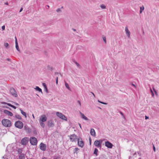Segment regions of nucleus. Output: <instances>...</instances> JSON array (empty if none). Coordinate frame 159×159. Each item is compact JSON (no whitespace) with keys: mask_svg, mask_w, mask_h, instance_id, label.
I'll use <instances>...</instances> for the list:
<instances>
[{"mask_svg":"<svg viewBox=\"0 0 159 159\" xmlns=\"http://www.w3.org/2000/svg\"><path fill=\"white\" fill-rule=\"evenodd\" d=\"M2 123L3 125L7 127L11 126V121L6 119H3L2 121Z\"/></svg>","mask_w":159,"mask_h":159,"instance_id":"obj_1","label":"nucleus"},{"mask_svg":"<svg viewBox=\"0 0 159 159\" xmlns=\"http://www.w3.org/2000/svg\"><path fill=\"white\" fill-rule=\"evenodd\" d=\"M106 140L105 139L96 140L94 143V145L98 148H101L102 147V143L103 141Z\"/></svg>","mask_w":159,"mask_h":159,"instance_id":"obj_2","label":"nucleus"},{"mask_svg":"<svg viewBox=\"0 0 159 159\" xmlns=\"http://www.w3.org/2000/svg\"><path fill=\"white\" fill-rule=\"evenodd\" d=\"M56 115L60 118L66 121L67 120V118L62 113L59 112H57L56 113Z\"/></svg>","mask_w":159,"mask_h":159,"instance_id":"obj_3","label":"nucleus"},{"mask_svg":"<svg viewBox=\"0 0 159 159\" xmlns=\"http://www.w3.org/2000/svg\"><path fill=\"white\" fill-rule=\"evenodd\" d=\"M15 125L16 127L21 129H22L23 126V124L22 122L20 121H18L15 123Z\"/></svg>","mask_w":159,"mask_h":159,"instance_id":"obj_4","label":"nucleus"},{"mask_svg":"<svg viewBox=\"0 0 159 159\" xmlns=\"http://www.w3.org/2000/svg\"><path fill=\"white\" fill-rule=\"evenodd\" d=\"M30 142L31 145H35L37 144V141L36 138L34 137H32L30 139Z\"/></svg>","mask_w":159,"mask_h":159,"instance_id":"obj_5","label":"nucleus"},{"mask_svg":"<svg viewBox=\"0 0 159 159\" xmlns=\"http://www.w3.org/2000/svg\"><path fill=\"white\" fill-rule=\"evenodd\" d=\"M69 137L70 140L72 142H75L76 140H77L78 139L77 136L75 134L70 135Z\"/></svg>","mask_w":159,"mask_h":159,"instance_id":"obj_6","label":"nucleus"},{"mask_svg":"<svg viewBox=\"0 0 159 159\" xmlns=\"http://www.w3.org/2000/svg\"><path fill=\"white\" fill-rule=\"evenodd\" d=\"M79 113L80 115V117L81 119L86 121H88L90 120L87 117L85 116V115L81 112L80 111Z\"/></svg>","mask_w":159,"mask_h":159,"instance_id":"obj_7","label":"nucleus"},{"mask_svg":"<svg viewBox=\"0 0 159 159\" xmlns=\"http://www.w3.org/2000/svg\"><path fill=\"white\" fill-rule=\"evenodd\" d=\"M29 140V138L25 137L22 139L21 141V144L23 145H26L28 143Z\"/></svg>","mask_w":159,"mask_h":159,"instance_id":"obj_8","label":"nucleus"},{"mask_svg":"<svg viewBox=\"0 0 159 159\" xmlns=\"http://www.w3.org/2000/svg\"><path fill=\"white\" fill-rule=\"evenodd\" d=\"M10 92L11 94L14 96L15 97H17V96L16 92L14 88H10Z\"/></svg>","mask_w":159,"mask_h":159,"instance_id":"obj_9","label":"nucleus"},{"mask_svg":"<svg viewBox=\"0 0 159 159\" xmlns=\"http://www.w3.org/2000/svg\"><path fill=\"white\" fill-rule=\"evenodd\" d=\"M105 146L108 148H111L113 145L109 141H107L105 142Z\"/></svg>","mask_w":159,"mask_h":159,"instance_id":"obj_10","label":"nucleus"},{"mask_svg":"<svg viewBox=\"0 0 159 159\" xmlns=\"http://www.w3.org/2000/svg\"><path fill=\"white\" fill-rule=\"evenodd\" d=\"M47 118L46 116L45 115H43L41 116L39 119V121L45 122L47 121Z\"/></svg>","mask_w":159,"mask_h":159,"instance_id":"obj_11","label":"nucleus"},{"mask_svg":"<svg viewBox=\"0 0 159 159\" xmlns=\"http://www.w3.org/2000/svg\"><path fill=\"white\" fill-rule=\"evenodd\" d=\"M78 143L79 146L81 148H83L84 146V142L81 139H77Z\"/></svg>","mask_w":159,"mask_h":159,"instance_id":"obj_12","label":"nucleus"},{"mask_svg":"<svg viewBox=\"0 0 159 159\" xmlns=\"http://www.w3.org/2000/svg\"><path fill=\"white\" fill-rule=\"evenodd\" d=\"M40 148L41 150L45 151L46 149V145L43 143H41L40 144Z\"/></svg>","mask_w":159,"mask_h":159,"instance_id":"obj_13","label":"nucleus"},{"mask_svg":"<svg viewBox=\"0 0 159 159\" xmlns=\"http://www.w3.org/2000/svg\"><path fill=\"white\" fill-rule=\"evenodd\" d=\"M125 31L127 36L129 38L130 37V32L129 31L127 27H126L125 28Z\"/></svg>","mask_w":159,"mask_h":159,"instance_id":"obj_14","label":"nucleus"},{"mask_svg":"<svg viewBox=\"0 0 159 159\" xmlns=\"http://www.w3.org/2000/svg\"><path fill=\"white\" fill-rule=\"evenodd\" d=\"M4 113L10 116H11L13 115V114L12 112L6 110H5L4 111Z\"/></svg>","mask_w":159,"mask_h":159,"instance_id":"obj_15","label":"nucleus"},{"mask_svg":"<svg viewBox=\"0 0 159 159\" xmlns=\"http://www.w3.org/2000/svg\"><path fill=\"white\" fill-rule=\"evenodd\" d=\"M48 125L49 127H53L54 125L53 121L52 120H50L48 121Z\"/></svg>","mask_w":159,"mask_h":159,"instance_id":"obj_16","label":"nucleus"},{"mask_svg":"<svg viewBox=\"0 0 159 159\" xmlns=\"http://www.w3.org/2000/svg\"><path fill=\"white\" fill-rule=\"evenodd\" d=\"M90 134L91 135L95 136H96V133L95 130L93 129H90Z\"/></svg>","mask_w":159,"mask_h":159,"instance_id":"obj_17","label":"nucleus"},{"mask_svg":"<svg viewBox=\"0 0 159 159\" xmlns=\"http://www.w3.org/2000/svg\"><path fill=\"white\" fill-rule=\"evenodd\" d=\"M42 85L44 87V90L46 92V93H48V92L46 84L45 83H43L42 84Z\"/></svg>","mask_w":159,"mask_h":159,"instance_id":"obj_18","label":"nucleus"},{"mask_svg":"<svg viewBox=\"0 0 159 159\" xmlns=\"http://www.w3.org/2000/svg\"><path fill=\"white\" fill-rule=\"evenodd\" d=\"M34 89L38 91L39 92H41L42 93H43L41 89L39 88L38 86H36V87Z\"/></svg>","mask_w":159,"mask_h":159,"instance_id":"obj_19","label":"nucleus"},{"mask_svg":"<svg viewBox=\"0 0 159 159\" xmlns=\"http://www.w3.org/2000/svg\"><path fill=\"white\" fill-rule=\"evenodd\" d=\"M20 159H25V155L23 154H21L19 156Z\"/></svg>","mask_w":159,"mask_h":159,"instance_id":"obj_20","label":"nucleus"},{"mask_svg":"<svg viewBox=\"0 0 159 159\" xmlns=\"http://www.w3.org/2000/svg\"><path fill=\"white\" fill-rule=\"evenodd\" d=\"M20 111L22 114L24 116L25 118H26L27 117V116L26 113L25 112H24L22 109H20Z\"/></svg>","mask_w":159,"mask_h":159,"instance_id":"obj_21","label":"nucleus"},{"mask_svg":"<svg viewBox=\"0 0 159 159\" xmlns=\"http://www.w3.org/2000/svg\"><path fill=\"white\" fill-rule=\"evenodd\" d=\"M24 128L25 130L27 132H29L30 131V129L27 127L26 125H25Z\"/></svg>","mask_w":159,"mask_h":159,"instance_id":"obj_22","label":"nucleus"},{"mask_svg":"<svg viewBox=\"0 0 159 159\" xmlns=\"http://www.w3.org/2000/svg\"><path fill=\"white\" fill-rule=\"evenodd\" d=\"M47 69L48 70H53V68L52 67L49 65H48L47 67Z\"/></svg>","mask_w":159,"mask_h":159,"instance_id":"obj_23","label":"nucleus"},{"mask_svg":"<svg viewBox=\"0 0 159 159\" xmlns=\"http://www.w3.org/2000/svg\"><path fill=\"white\" fill-rule=\"evenodd\" d=\"M98 150L97 148H95L94 150V151L93 152L94 154L96 155V156L98 155Z\"/></svg>","mask_w":159,"mask_h":159,"instance_id":"obj_24","label":"nucleus"},{"mask_svg":"<svg viewBox=\"0 0 159 159\" xmlns=\"http://www.w3.org/2000/svg\"><path fill=\"white\" fill-rule=\"evenodd\" d=\"M16 44V50L19 52L20 51V50L19 48V46L18 45V43H15Z\"/></svg>","mask_w":159,"mask_h":159,"instance_id":"obj_25","label":"nucleus"},{"mask_svg":"<svg viewBox=\"0 0 159 159\" xmlns=\"http://www.w3.org/2000/svg\"><path fill=\"white\" fill-rule=\"evenodd\" d=\"M43 122H44L39 121L40 125L43 128H44L45 127V125Z\"/></svg>","mask_w":159,"mask_h":159,"instance_id":"obj_26","label":"nucleus"},{"mask_svg":"<svg viewBox=\"0 0 159 159\" xmlns=\"http://www.w3.org/2000/svg\"><path fill=\"white\" fill-rule=\"evenodd\" d=\"M11 148V147L10 145H8L7 148L6 150V152H10V148Z\"/></svg>","mask_w":159,"mask_h":159,"instance_id":"obj_27","label":"nucleus"},{"mask_svg":"<svg viewBox=\"0 0 159 159\" xmlns=\"http://www.w3.org/2000/svg\"><path fill=\"white\" fill-rule=\"evenodd\" d=\"M65 85L67 88L69 90H70V88L68 84L66 82H65Z\"/></svg>","mask_w":159,"mask_h":159,"instance_id":"obj_28","label":"nucleus"},{"mask_svg":"<svg viewBox=\"0 0 159 159\" xmlns=\"http://www.w3.org/2000/svg\"><path fill=\"white\" fill-rule=\"evenodd\" d=\"M144 9V7L143 6L142 7H140V13H141L143 12Z\"/></svg>","mask_w":159,"mask_h":159,"instance_id":"obj_29","label":"nucleus"},{"mask_svg":"<svg viewBox=\"0 0 159 159\" xmlns=\"http://www.w3.org/2000/svg\"><path fill=\"white\" fill-rule=\"evenodd\" d=\"M100 7L102 9H105L106 8V6L103 4H102L100 5Z\"/></svg>","mask_w":159,"mask_h":159,"instance_id":"obj_30","label":"nucleus"},{"mask_svg":"<svg viewBox=\"0 0 159 159\" xmlns=\"http://www.w3.org/2000/svg\"><path fill=\"white\" fill-rule=\"evenodd\" d=\"M18 152V153H21L22 151V148H18L17 150Z\"/></svg>","mask_w":159,"mask_h":159,"instance_id":"obj_31","label":"nucleus"},{"mask_svg":"<svg viewBox=\"0 0 159 159\" xmlns=\"http://www.w3.org/2000/svg\"><path fill=\"white\" fill-rule=\"evenodd\" d=\"M102 38L103 40V41H104L105 43H107L106 37L105 36H102Z\"/></svg>","mask_w":159,"mask_h":159,"instance_id":"obj_32","label":"nucleus"},{"mask_svg":"<svg viewBox=\"0 0 159 159\" xmlns=\"http://www.w3.org/2000/svg\"><path fill=\"white\" fill-rule=\"evenodd\" d=\"M79 150V149L77 148H75L74 149V153H76V154H77L78 151Z\"/></svg>","mask_w":159,"mask_h":159,"instance_id":"obj_33","label":"nucleus"},{"mask_svg":"<svg viewBox=\"0 0 159 159\" xmlns=\"http://www.w3.org/2000/svg\"><path fill=\"white\" fill-rule=\"evenodd\" d=\"M56 11L58 13H60L61 12V8H58L57 9Z\"/></svg>","mask_w":159,"mask_h":159,"instance_id":"obj_34","label":"nucleus"},{"mask_svg":"<svg viewBox=\"0 0 159 159\" xmlns=\"http://www.w3.org/2000/svg\"><path fill=\"white\" fill-rule=\"evenodd\" d=\"M16 117L18 119H21V117L19 115H16Z\"/></svg>","mask_w":159,"mask_h":159,"instance_id":"obj_35","label":"nucleus"},{"mask_svg":"<svg viewBox=\"0 0 159 159\" xmlns=\"http://www.w3.org/2000/svg\"><path fill=\"white\" fill-rule=\"evenodd\" d=\"M4 45L6 48H7L9 46V44L8 43H4Z\"/></svg>","mask_w":159,"mask_h":159,"instance_id":"obj_36","label":"nucleus"},{"mask_svg":"<svg viewBox=\"0 0 159 159\" xmlns=\"http://www.w3.org/2000/svg\"><path fill=\"white\" fill-rule=\"evenodd\" d=\"M98 102L101 103H102V104H107L106 103H104V102H101L99 100H98Z\"/></svg>","mask_w":159,"mask_h":159,"instance_id":"obj_37","label":"nucleus"},{"mask_svg":"<svg viewBox=\"0 0 159 159\" xmlns=\"http://www.w3.org/2000/svg\"><path fill=\"white\" fill-rule=\"evenodd\" d=\"M77 102L78 103V104L80 106H81V103L80 101H79V100H78L77 101Z\"/></svg>","mask_w":159,"mask_h":159,"instance_id":"obj_38","label":"nucleus"},{"mask_svg":"<svg viewBox=\"0 0 159 159\" xmlns=\"http://www.w3.org/2000/svg\"><path fill=\"white\" fill-rule=\"evenodd\" d=\"M2 30H4L5 29V25H3L2 27Z\"/></svg>","mask_w":159,"mask_h":159,"instance_id":"obj_39","label":"nucleus"},{"mask_svg":"<svg viewBox=\"0 0 159 159\" xmlns=\"http://www.w3.org/2000/svg\"><path fill=\"white\" fill-rule=\"evenodd\" d=\"M75 63L76 64L78 67H79L80 66V65L79 64L77 63V62H75Z\"/></svg>","mask_w":159,"mask_h":159,"instance_id":"obj_40","label":"nucleus"},{"mask_svg":"<svg viewBox=\"0 0 159 159\" xmlns=\"http://www.w3.org/2000/svg\"><path fill=\"white\" fill-rule=\"evenodd\" d=\"M153 149L154 151L155 152L156 151V148L154 145H153Z\"/></svg>","mask_w":159,"mask_h":159,"instance_id":"obj_41","label":"nucleus"},{"mask_svg":"<svg viewBox=\"0 0 159 159\" xmlns=\"http://www.w3.org/2000/svg\"><path fill=\"white\" fill-rule=\"evenodd\" d=\"M60 159L59 157H56L54 158V159Z\"/></svg>","mask_w":159,"mask_h":159,"instance_id":"obj_42","label":"nucleus"},{"mask_svg":"<svg viewBox=\"0 0 159 159\" xmlns=\"http://www.w3.org/2000/svg\"><path fill=\"white\" fill-rule=\"evenodd\" d=\"M11 107H12V108H14V109H16V107L15 106H13V105H12V106Z\"/></svg>","mask_w":159,"mask_h":159,"instance_id":"obj_43","label":"nucleus"},{"mask_svg":"<svg viewBox=\"0 0 159 159\" xmlns=\"http://www.w3.org/2000/svg\"><path fill=\"white\" fill-rule=\"evenodd\" d=\"M2 158H6V159H8V158H7L6 156H4Z\"/></svg>","mask_w":159,"mask_h":159,"instance_id":"obj_44","label":"nucleus"},{"mask_svg":"<svg viewBox=\"0 0 159 159\" xmlns=\"http://www.w3.org/2000/svg\"><path fill=\"white\" fill-rule=\"evenodd\" d=\"M7 105L11 107L12 105L10 103H7Z\"/></svg>","mask_w":159,"mask_h":159,"instance_id":"obj_45","label":"nucleus"},{"mask_svg":"<svg viewBox=\"0 0 159 159\" xmlns=\"http://www.w3.org/2000/svg\"><path fill=\"white\" fill-rule=\"evenodd\" d=\"M15 43H18L17 41V39H16V37H15Z\"/></svg>","mask_w":159,"mask_h":159,"instance_id":"obj_46","label":"nucleus"},{"mask_svg":"<svg viewBox=\"0 0 159 159\" xmlns=\"http://www.w3.org/2000/svg\"><path fill=\"white\" fill-rule=\"evenodd\" d=\"M23 8H22V7H21V8H20V11H19V12H21V11H22L23 10Z\"/></svg>","mask_w":159,"mask_h":159,"instance_id":"obj_47","label":"nucleus"},{"mask_svg":"<svg viewBox=\"0 0 159 159\" xmlns=\"http://www.w3.org/2000/svg\"><path fill=\"white\" fill-rule=\"evenodd\" d=\"M151 92L152 93V96H153L154 95V93L153 92V91H152V90L151 89Z\"/></svg>","mask_w":159,"mask_h":159,"instance_id":"obj_48","label":"nucleus"},{"mask_svg":"<svg viewBox=\"0 0 159 159\" xmlns=\"http://www.w3.org/2000/svg\"><path fill=\"white\" fill-rule=\"evenodd\" d=\"M148 119V117L147 116H145V119L146 120H147V119Z\"/></svg>","mask_w":159,"mask_h":159,"instance_id":"obj_49","label":"nucleus"},{"mask_svg":"<svg viewBox=\"0 0 159 159\" xmlns=\"http://www.w3.org/2000/svg\"><path fill=\"white\" fill-rule=\"evenodd\" d=\"M79 125L80 127V128L82 129V127H81V125L80 124V123H79Z\"/></svg>","mask_w":159,"mask_h":159,"instance_id":"obj_50","label":"nucleus"},{"mask_svg":"<svg viewBox=\"0 0 159 159\" xmlns=\"http://www.w3.org/2000/svg\"><path fill=\"white\" fill-rule=\"evenodd\" d=\"M131 85L133 86L134 87H136V86L134 84L132 83L131 84Z\"/></svg>","mask_w":159,"mask_h":159,"instance_id":"obj_51","label":"nucleus"},{"mask_svg":"<svg viewBox=\"0 0 159 159\" xmlns=\"http://www.w3.org/2000/svg\"><path fill=\"white\" fill-rule=\"evenodd\" d=\"M91 93L93 94V96L94 98H95V95L94 94V93H93L92 92H91Z\"/></svg>","mask_w":159,"mask_h":159,"instance_id":"obj_52","label":"nucleus"},{"mask_svg":"<svg viewBox=\"0 0 159 159\" xmlns=\"http://www.w3.org/2000/svg\"><path fill=\"white\" fill-rule=\"evenodd\" d=\"M58 80H56V84L57 85L58 84Z\"/></svg>","mask_w":159,"mask_h":159,"instance_id":"obj_53","label":"nucleus"},{"mask_svg":"<svg viewBox=\"0 0 159 159\" xmlns=\"http://www.w3.org/2000/svg\"><path fill=\"white\" fill-rule=\"evenodd\" d=\"M56 80H58V77L57 76L56 77Z\"/></svg>","mask_w":159,"mask_h":159,"instance_id":"obj_54","label":"nucleus"},{"mask_svg":"<svg viewBox=\"0 0 159 159\" xmlns=\"http://www.w3.org/2000/svg\"><path fill=\"white\" fill-rule=\"evenodd\" d=\"M42 159H47V158L44 157L43 158H42Z\"/></svg>","mask_w":159,"mask_h":159,"instance_id":"obj_55","label":"nucleus"},{"mask_svg":"<svg viewBox=\"0 0 159 159\" xmlns=\"http://www.w3.org/2000/svg\"><path fill=\"white\" fill-rule=\"evenodd\" d=\"M55 74L56 75H58V74H59V73H58V72H55Z\"/></svg>","mask_w":159,"mask_h":159,"instance_id":"obj_56","label":"nucleus"},{"mask_svg":"<svg viewBox=\"0 0 159 159\" xmlns=\"http://www.w3.org/2000/svg\"><path fill=\"white\" fill-rule=\"evenodd\" d=\"M32 116L33 117V118L34 119V114L32 115Z\"/></svg>","mask_w":159,"mask_h":159,"instance_id":"obj_57","label":"nucleus"},{"mask_svg":"<svg viewBox=\"0 0 159 159\" xmlns=\"http://www.w3.org/2000/svg\"><path fill=\"white\" fill-rule=\"evenodd\" d=\"M7 61H10V59L9 58H7Z\"/></svg>","mask_w":159,"mask_h":159,"instance_id":"obj_58","label":"nucleus"},{"mask_svg":"<svg viewBox=\"0 0 159 159\" xmlns=\"http://www.w3.org/2000/svg\"><path fill=\"white\" fill-rule=\"evenodd\" d=\"M15 104L16 105H19V104L18 103H16Z\"/></svg>","mask_w":159,"mask_h":159,"instance_id":"obj_59","label":"nucleus"},{"mask_svg":"<svg viewBox=\"0 0 159 159\" xmlns=\"http://www.w3.org/2000/svg\"><path fill=\"white\" fill-rule=\"evenodd\" d=\"M154 91L155 93H157L156 91L154 89Z\"/></svg>","mask_w":159,"mask_h":159,"instance_id":"obj_60","label":"nucleus"},{"mask_svg":"<svg viewBox=\"0 0 159 159\" xmlns=\"http://www.w3.org/2000/svg\"><path fill=\"white\" fill-rule=\"evenodd\" d=\"M5 4H6V5H8V3L7 2L5 3Z\"/></svg>","mask_w":159,"mask_h":159,"instance_id":"obj_61","label":"nucleus"},{"mask_svg":"<svg viewBox=\"0 0 159 159\" xmlns=\"http://www.w3.org/2000/svg\"><path fill=\"white\" fill-rule=\"evenodd\" d=\"M121 115H122L123 116V113H122L121 112Z\"/></svg>","mask_w":159,"mask_h":159,"instance_id":"obj_62","label":"nucleus"},{"mask_svg":"<svg viewBox=\"0 0 159 159\" xmlns=\"http://www.w3.org/2000/svg\"><path fill=\"white\" fill-rule=\"evenodd\" d=\"M48 8H49V6L48 5H47V6Z\"/></svg>","mask_w":159,"mask_h":159,"instance_id":"obj_63","label":"nucleus"},{"mask_svg":"<svg viewBox=\"0 0 159 159\" xmlns=\"http://www.w3.org/2000/svg\"><path fill=\"white\" fill-rule=\"evenodd\" d=\"M60 75H61V76H62V75L61 74H60Z\"/></svg>","mask_w":159,"mask_h":159,"instance_id":"obj_64","label":"nucleus"}]
</instances>
